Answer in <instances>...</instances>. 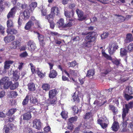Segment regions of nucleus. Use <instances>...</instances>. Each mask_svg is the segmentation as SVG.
<instances>
[{
  "mask_svg": "<svg viewBox=\"0 0 133 133\" xmlns=\"http://www.w3.org/2000/svg\"><path fill=\"white\" fill-rule=\"evenodd\" d=\"M96 35L95 33L92 32L87 36L85 38V41L83 43V46L85 47H91L92 43L95 40Z\"/></svg>",
  "mask_w": 133,
  "mask_h": 133,
  "instance_id": "obj_1",
  "label": "nucleus"
},
{
  "mask_svg": "<svg viewBox=\"0 0 133 133\" xmlns=\"http://www.w3.org/2000/svg\"><path fill=\"white\" fill-rule=\"evenodd\" d=\"M127 106L126 105V108L124 109L122 114V118L123 119V122L121 124V126H122L121 129L122 131L123 132H126L128 131L129 129L127 128V121L129 120L128 118L126 117L127 114L128 113V109Z\"/></svg>",
  "mask_w": 133,
  "mask_h": 133,
  "instance_id": "obj_2",
  "label": "nucleus"
},
{
  "mask_svg": "<svg viewBox=\"0 0 133 133\" xmlns=\"http://www.w3.org/2000/svg\"><path fill=\"white\" fill-rule=\"evenodd\" d=\"M12 84V81H10L8 77H4L0 80V85L1 89H8Z\"/></svg>",
  "mask_w": 133,
  "mask_h": 133,
  "instance_id": "obj_3",
  "label": "nucleus"
},
{
  "mask_svg": "<svg viewBox=\"0 0 133 133\" xmlns=\"http://www.w3.org/2000/svg\"><path fill=\"white\" fill-rule=\"evenodd\" d=\"M97 123L99 124L101 127L103 129L106 128L109 123V121L107 118H103V120L100 119L97 121Z\"/></svg>",
  "mask_w": 133,
  "mask_h": 133,
  "instance_id": "obj_4",
  "label": "nucleus"
},
{
  "mask_svg": "<svg viewBox=\"0 0 133 133\" xmlns=\"http://www.w3.org/2000/svg\"><path fill=\"white\" fill-rule=\"evenodd\" d=\"M76 12L79 18L78 20L82 21L84 20L86 18V16L84 14L83 12L78 9H77L76 10Z\"/></svg>",
  "mask_w": 133,
  "mask_h": 133,
  "instance_id": "obj_5",
  "label": "nucleus"
},
{
  "mask_svg": "<svg viewBox=\"0 0 133 133\" xmlns=\"http://www.w3.org/2000/svg\"><path fill=\"white\" fill-rule=\"evenodd\" d=\"M14 63L13 61H5L4 63V69L3 70V74H5L7 71V70L10 68L11 64H12Z\"/></svg>",
  "mask_w": 133,
  "mask_h": 133,
  "instance_id": "obj_6",
  "label": "nucleus"
},
{
  "mask_svg": "<svg viewBox=\"0 0 133 133\" xmlns=\"http://www.w3.org/2000/svg\"><path fill=\"white\" fill-rule=\"evenodd\" d=\"M33 126L36 129L39 130L41 128V123L39 119H35L33 121Z\"/></svg>",
  "mask_w": 133,
  "mask_h": 133,
  "instance_id": "obj_7",
  "label": "nucleus"
},
{
  "mask_svg": "<svg viewBox=\"0 0 133 133\" xmlns=\"http://www.w3.org/2000/svg\"><path fill=\"white\" fill-rule=\"evenodd\" d=\"M63 71L69 77L70 76V74L72 76H76L78 73V72L77 70L71 69H70L69 71V73L65 70H64Z\"/></svg>",
  "mask_w": 133,
  "mask_h": 133,
  "instance_id": "obj_8",
  "label": "nucleus"
},
{
  "mask_svg": "<svg viewBox=\"0 0 133 133\" xmlns=\"http://www.w3.org/2000/svg\"><path fill=\"white\" fill-rule=\"evenodd\" d=\"M16 9L17 7L16 6L14 7L11 9L7 15V17L8 19L10 18L13 17V15L15 13Z\"/></svg>",
  "mask_w": 133,
  "mask_h": 133,
  "instance_id": "obj_9",
  "label": "nucleus"
},
{
  "mask_svg": "<svg viewBox=\"0 0 133 133\" xmlns=\"http://www.w3.org/2000/svg\"><path fill=\"white\" fill-rule=\"evenodd\" d=\"M34 32L37 35V36L40 42V44L42 46L44 44L43 42V41L44 39V37L42 35L40 34L38 32L34 31Z\"/></svg>",
  "mask_w": 133,
  "mask_h": 133,
  "instance_id": "obj_10",
  "label": "nucleus"
},
{
  "mask_svg": "<svg viewBox=\"0 0 133 133\" xmlns=\"http://www.w3.org/2000/svg\"><path fill=\"white\" fill-rule=\"evenodd\" d=\"M15 37L13 35H11L5 37L4 38V40L6 43H9L14 40Z\"/></svg>",
  "mask_w": 133,
  "mask_h": 133,
  "instance_id": "obj_11",
  "label": "nucleus"
},
{
  "mask_svg": "<svg viewBox=\"0 0 133 133\" xmlns=\"http://www.w3.org/2000/svg\"><path fill=\"white\" fill-rule=\"evenodd\" d=\"M57 25L59 28H65V24L64 22V19L63 18H61L57 22Z\"/></svg>",
  "mask_w": 133,
  "mask_h": 133,
  "instance_id": "obj_12",
  "label": "nucleus"
},
{
  "mask_svg": "<svg viewBox=\"0 0 133 133\" xmlns=\"http://www.w3.org/2000/svg\"><path fill=\"white\" fill-rule=\"evenodd\" d=\"M119 124L116 122H114L113 123L112 127V129L114 131H117L119 128Z\"/></svg>",
  "mask_w": 133,
  "mask_h": 133,
  "instance_id": "obj_13",
  "label": "nucleus"
},
{
  "mask_svg": "<svg viewBox=\"0 0 133 133\" xmlns=\"http://www.w3.org/2000/svg\"><path fill=\"white\" fill-rule=\"evenodd\" d=\"M133 40V37L132 34L129 33L127 35L125 42L126 43H128L132 41Z\"/></svg>",
  "mask_w": 133,
  "mask_h": 133,
  "instance_id": "obj_14",
  "label": "nucleus"
},
{
  "mask_svg": "<svg viewBox=\"0 0 133 133\" xmlns=\"http://www.w3.org/2000/svg\"><path fill=\"white\" fill-rule=\"evenodd\" d=\"M28 45L30 46L31 51H34L36 48V46L35 43L31 40L29 41L28 44Z\"/></svg>",
  "mask_w": 133,
  "mask_h": 133,
  "instance_id": "obj_15",
  "label": "nucleus"
},
{
  "mask_svg": "<svg viewBox=\"0 0 133 133\" xmlns=\"http://www.w3.org/2000/svg\"><path fill=\"white\" fill-rule=\"evenodd\" d=\"M74 14V11L73 10H71V12H70L67 10L64 11V15L67 18H69L71 16L73 17Z\"/></svg>",
  "mask_w": 133,
  "mask_h": 133,
  "instance_id": "obj_16",
  "label": "nucleus"
},
{
  "mask_svg": "<svg viewBox=\"0 0 133 133\" xmlns=\"http://www.w3.org/2000/svg\"><path fill=\"white\" fill-rule=\"evenodd\" d=\"M51 12H53L55 15H58L59 14V10L58 7L57 6L53 7L51 9Z\"/></svg>",
  "mask_w": 133,
  "mask_h": 133,
  "instance_id": "obj_17",
  "label": "nucleus"
},
{
  "mask_svg": "<svg viewBox=\"0 0 133 133\" xmlns=\"http://www.w3.org/2000/svg\"><path fill=\"white\" fill-rule=\"evenodd\" d=\"M29 98H30V102L31 103L36 104L38 103V100L35 97H34L31 95H29Z\"/></svg>",
  "mask_w": 133,
  "mask_h": 133,
  "instance_id": "obj_18",
  "label": "nucleus"
},
{
  "mask_svg": "<svg viewBox=\"0 0 133 133\" xmlns=\"http://www.w3.org/2000/svg\"><path fill=\"white\" fill-rule=\"evenodd\" d=\"M22 14V18L25 20L28 19L30 15V13L28 10L24 11Z\"/></svg>",
  "mask_w": 133,
  "mask_h": 133,
  "instance_id": "obj_19",
  "label": "nucleus"
},
{
  "mask_svg": "<svg viewBox=\"0 0 133 133\" xmlns=\"http://www.w3.org/2000/svg\"><path fill=\"white\" fill-rule=\"evenodd\" d=\"M57 71L55 70H50L49 74V77L51 78H55L57 75Z\"/></svg>",
  "mask_w": 133,
  "mask_h": 133,
  "instance_id": "obj_20",
  "label": "nucleus"
},
{
  "mask_svg": "<svg viewBox=\"0 0 133 133\" xmlns=\"http://www.w3.org/2000/svg\"><path fill=\"white\" fill-rule=\"evenodd\" d=\"M57 91L55 90H52L49 91V98L52 99L56 94Z\"/></svg>",
  "mask_w": 133,
  "mask_h": 133,
  "instance_id": "obj_21",
  "label": "nucleus"
},
{
  "mask_svg": "<svg viewBox=\"0 0 133 133\" xmlns=\"http://www.w3.org/2000/svg\"><path fill=\"white\" fill-rule=\"evenodd\" d=\"M6 32L8 34L13 35L17 34V31L14 28H8L7 29Z\"/></svg>",
  "mask_w": 133,
  "mask_h": 133,
  "instance_id": "obj_22",
  "label": "nucleus"
},
{
  "mask_svg": "<svg viewBox=\"0 0 133 133\" xmlns=\"http://www.w3.org/2000/svg\"><path fill=\"white\" fill-rule=\"evenodd\" d=\"M28 89L31 91H34L35 90V85L33 83H30L28 84Z\"/></svg>",
  "mask_w": 133,
  "mask_h": 133,
  "instance_id": "obj_23",
  "label": "nucleus"
},
{
  "mask_svg": "<svg viewBox=\"0 0 133 133\" xmlns=\"http://www.w3.org/2000/svg\"><path fill=\"white\" fill-rule=\"evenodd\" d=\"M117 17L116 18L117 21L119 23L123 22L125 20V17L122 15H117Z\"/></svg>",
  "mask_w": 133,
  "mask_h": 133,
  "instance_id": "obj_24",
  "label": "nucleus"
},
{
  "mask_svg": "<svg viewBox=\"0 0 133 133\" xmlns=\"http://www.w3.org/2000/svg\"><path fill=\"white\" fill-rule=\"evenodd\" d=\"M34 23L31 21H29L26 24L25 27V30H29L32 26L34 25Z\"/></svg>",
  "mask_w": 133,
  "mask_h": 133,
  "instance_id": "obj_25",
  "label": "nucleus"
},
{
  "mask_svg": "<svg viewBox=\"0 0 133 133\" xmlns=\"http://www.w3.org/2000/svg\"><path fill=\"white\" fill-rule=\"evenodd\" d=\"M31 117V115L30 112H27L24 114L23 119L24 120H28L30 119Z\"/></svg>",
  "mask_w": 133,
  "mask_h": 133,
  "instance_id": "obj_26",
  "label": "nucleus"
},
{
  "mask_svg": "<svg viewBox=\"0 0 133 133\" xmlns=\"http://www.w3.org/2000/svg\"><path fill=\"white\" fill-rule=\"evenodd\" d=\"M125 91L130 95L133 94V88L131 86L127 87L125 89Z\"/></svg>",
  "mask_w": 133,
  "mask_h": 133,
  "instance_id": "obj_27",
  "label": "nucleus"
},
{
  "mask_svg": "<svg viewBox=\"0 0 133 133\" xmlns=\"http://www.w3.org/2000/svg\"><path fill=\"white\" fill-rule=\"evenodd\" d=\"M19 85V83L18 82L15 83L14 84H12L10 86V89L11 90H13L16 89Z\"/></svg>",
  "mask_w": 133,
  "mask_h": 133,
  "instance_id": "obj_28",
  "label": "nucleus"
},
{
  "mask_svg": "<svg viewBox=\"0 0 133 133\" xmlns=\"http://www.w3.org/2000/svg\"><path fill=\"white\" fill-rule=\"evenodd\" d=\"M72 98L76 102H78L79 101V99L78 97L77 94H76V92H75L74 95L72 96Z\"/></svg>",
  "mask_w": 133,
  "mask_h": 133,
  "instance_id": "obj_29",
  "label": "nucleus"
},
{
  "mask_svg": "<svg viewBox=\"0 0 133 133\" xmlns=\"http://www.w3.org/2000/svg\"><path fill=\"white\" fill-rule=\"evenodd\" d=\"M12 74H13V78L14 81H17L19 78V76L17 74V72L16 71H12Z\"/></svg>",
  "mask_w": 133,
  "mask_h": 133,
  "instance_id": "obj_30",
  "label": "nucleus"
},
{
  "mask_svg": "<svg viewBox=\"0 0 133 133\" xmlns=\"http://www.w3.org/2000/svg\"><path fill=\"white\" fill-rule=\"evenodd\" d=\"M125 48H121L120 50V54L122 56H123L127 54V52L128 51Z\"/></svg>",
  "mask_w": 133,
  "mask_h": 133,
  "instance_id": "obj_31",
  "label": "nucleus"
},
{
  "mask_svg": "<svg viewBox=\"0 0 133 133\" xmlns=\"http://www.w3.org/2000/svg\"><path fill=\"white\" fill-rule=\"evenodd\" d=\"M109 109L111 110L113 113L116 114L117 112V108H116L115 107L112 105H109Z\"/></svg>",
  "mask_w": 133,
  "mask_h": 133,
  "instance_id": "obj_32",
  "label": "nucleus"
},
{
  "mask_svg": "<svg viewBox=\"0 0 133 133\" xmlns=\"http://www.w3.org/2000/svg\"><path fill=\"white\" fill-rule=\"evenodd\" d=\"M37 5V3L36 2H32L30 5V9L31 11H33Z\"/></svg>",
  "mask_w": 133,
  "mask_h": 133,
  "instance_id": "obj_33",
  "label": "nucleus"
},
{
  "mask_svg": "<svg viewBox=\"0 0 133 133\" xmlns=\"http://www.w3.org/2000/svg\"><path fill=\"white\" fill-rule=\"evenodd\" d=\"M109 45L116 50L118 48L117 43L115 42L110 43Z\"/></svg>",
  "mask_w": 133,
  "mask_h": 133,
  "instance_id": "obj_34",
  "label": "nucleus"
},
{
  "mask_svg": "<svg viewBox=\"0 0 133 133\" xmlns=\"http://www.w3.org/2000/svg\"><path fill=\"white\" fill-rule=\"evenodd\" d=\"M42 88L43 90L47 91L50 89V85L48 84H44L42 85Z\"/></svg>",
  "mask_w": 133,
  "mask_h": 133,
  "instance_id": "obj_35",
  "label": "nucleus"
},
{
  "mask_svg": "<svg viewBox=\"0 0 133 133\" xmlns=\"http://www.w3.org/2000/svg\"><path fill=\"white\" fill-rule=\"evenodd\" d=\"M107 101H105L103 103H102V102L101 101L100 102V101H98L97 100H96L94 102V104H96L98 106H101L104 104Z\"/></svg>",
  "mask_w": 133,
  "mask_h": 133,
  "instance_id": "obj_36",
  "label": "nucleus"
},
{
  "mask_svg": "<svg viewBox=\"0 0 133 133\" xmlns=\"http://www.w3.org/2000/svg\"><path fill=\"white\" fill-rule=\"evenodd\" d=\"M94 70L93 69L90 70L88 71L87 76L90 77L93 76L94 74Z\"/></svg>",
  "mask_w": 133,
  "mask_h": 133,
  "instance_id": "obj_37",
  "label": "nucleus"
},
{
  "mask_svg": "<svg viewBox=\"0 0 133 133\" xmlns=\"http://www.w3.org/2000/svg\"><path fill=\"white\" fill-rule=\"evenodd\" d=\"M128 52H130L133 50V43H131L128 46L125 47Z\"/></svg>",
  "mask_w": 133,
  "mask_h": 133,
  "instance_id": "obj_38",
  "label": "nucleus"
},
{
  "mask_svg": "<svg viewBox=\"0 0 133 133\" xmlns=\"http://www.w3.org/2000/svg\"><path fill=\"white\" fill-rule=\"evenodd\" d=\"M8 28H10L13 27V23L11 19H8L6 22Z\"/></svg>",
  "mask_w": 133,
  "mask_h": 133,
  "instance_id": "obj_39",
  "label": "nucleus"
},
{
  "mask_svg": "<svg viewBox=\"0 0 133 133\" xmlns=\"http://www.w3.org/2000/svg\"><path fill=\"white\" fill-rule=\"evenodd\" d=\"M77 117L76 116L71 117L69 119V122L71 123H73L74 122L76 121L77 119Z\"/></svg>",
  "mask_w": 133,
  "mask_h": 133,
  "instance_id": "obj_40",
  "label": "nucleus"
},
{
  "mask_svg": "<svg viewBox=\"0 0 133 133\" xmlns=\"http://www.w3.org/2000/svg\"><path fill=\"white\" fill-rule=\"evenodd\" d=\"M29 65H30V66L31 69L32 74H34L35 73H36V71L35 66L32 63H30Z\"/></svg>",
  "mask_w": 133,
  "mask_h": 133,
  "instance_id": "obj_41",
  "label": "nucleus"
},
{
  "mask_svg": "<svg viewBox=\"0 0 133 133\" xmlns=\"http://www.w3.org/2000/svg\"><path fill=\"white\" fill-rule=\"evenodd\" d=\"M55 61L53 60L51 61V62H49L48 63V64L49 65V68L50 70H51L53 69V67L54 65V63Z\"/></svg>",
  "mask_w": 133,
  "mask_h": 133,
  "instance_id": "obj_42",
  "label": "nucleus"
},
{
  "mask_svg": "<svg viewBox=\"0 0 133 133\" xmlns=\"http://www.w3.org/2000/svg\"><path fill=\"white\" fill-rule=\"evenodd\" d=\"M108 50L109 53L111 55L115 52L116 50L114 49L111 47V46L109 45Z\"/></svg>",
  "mask_w": 133,
  "mask_h": 133,
  "instance_id": "obj_43",
  "label": "nucleus"
},
{
  "mask_svg": "<svg viewBox=\"0 0 133 133\" xmlns=\"http://www.w3.org/2000/svg\"><path fill=\"white\" fill-rule=\"evenodd\" d=\"M16 111V109H11L8 112V115L9 116L13 114Z\"/></svg>",
  "mask_w": 133,
  "mask_h": 133,
  "instance_id": "obj_44",
  "label": "nucleus"
},
{
  "mask_svg": "<svg viewBox=\"0 0 133 133\" xmlns=\"http://www.w3.org/2000/svg\"><path fill=\"white\" fill-rule=\"evenodd\" d=\"M3 133H10V129L7 127L6 125H5L3 129Z\"/></svg>",
  "mask_w": 133,
  "mask_h": 133,
  "instance_id": "obj_45",
  "label": "nucleus"
},
{
  "mask_svg": "<svg viewBox=\"0 0 133 133\" xmlns=\"http://www.w3.org/2000/svg\"><path fill=\"white\" fill-rule=\"evenodd\" d=\"M77 62L76 61H74L71 62H69L68 63L69 67H74L77 65Z\"/></svg>",
  "mask_w": 133,
  "mask_h": 133,
  "instance_id": "obj_46",
  "label": "nucleus"
},
{
  "mask_svg": "<svg viewBox=\"0 0 133 133\" xmlns=\"http://www.w3.org/2000/svg\"><path fill=\"white\" fill-rule=\"evenodd\" d=\"M68 112L65 111H62L61 113V115L62 118L64 119H66L67 118Z\"/></svg>",
  "mask_w": 133,
  "mask_h": 133,
  "instance_id": "obj_47",
  "label": "nucleus"
},
{
  "mask_svg": "<svg viewBox=\"0 0 133 133\" xmlns=\"http://www.w3.org/2000/svg\"><path fill=\"white\" fill-rule=\"evenodd\" d=\"M127 106V108L128 109V111L129 109V108H132L133 107V103L132 102V101L130 102L129 103V104H125V108H123V111L124 110V109H125V108H126V105Z\"/></svg>",
  "mask_w": 133,
  "mask_h": 133,
  "instance_id": "obj_48",
  "label": "nucleus"
},
{
  "mask_svg": "<svg viewBox=\"0 0 133 133\" xmlns=\"http://www.w3.org/2000/svg\"><path fill=\"white\" fill-rule=\"evenodd\" d=\"M72 108L74 113L78 114L79 112L81 111L80 110H78L77 108L75 106L73 107Z\"/></svg>",
  "mask_w": 133,
  "mask_h": 133,
  "instance_id": "obj_49",
  "label": "nucleus"
},
{
  "mask_svg": "<svg viewBox=\"0 0 133 133\" xmlns=\"http://www.w3.org/2000/svg\"><path fill=\"white\" fill-rule=\"evenodd\" d=\"M29 98V95H27L22 102V104L23 105H25L28 103Z\"/></svg>",
  "mask_w": 133,
  "mask_h": 133,
  "instance_id": "obj_50",
  "label": "nucleus"
},
{
  "mask_svg": "<svg viewBox=\"0 0 133 133\" xmlns=\"http://www.w3.org/2000/svg\"><path fill=\"white\" fill-rule=\"evenodd\" d=\"M36 72L40 77L42 78L44 77V74L39 71L38 68H37V69L36 70Z\"/></svg>",
  "mask_w": 133,
  "mask_h": 133,
  "instance_id": "obj_51",
  "label": "nucleus"
},
{
  "mask_svg": "<svg viewBox=\"0 0 133 133\" xmlns=\"http://www.w3.org/2000/svg\"><path fill=\"white\" fill-rule=\"evenodd\" d=\"M92 116L91 112H88L86 113L84 116V118L85 119H89Z\"/></svg>",
  "mask_w": 133,
  "mask_h": 133,
  "instance_id": "obj_52",
  "label": "nucleus"
},
{
  "mask_svg": "<svg viewBox=\"0 0 133 133\" xmlns=\"http://www.w3.org/2000/svg\"><path fill=\"white\" fill-rule=\"evenodd\" d=\"M102 54L103 56L107 59L110 60H112V58L110 56H109L104 52Z\"/></svg>",
  "mask_w": 133,
  "mask_h": 133,
  "instance_id": "obj_53",
  "label": "nucleus"
},
{
  "mask_svg": "<svg viewBox=\"0 0 133 133\" xmlns=\"http://www.w3.org/2000/svg\"><path fill=\"white\" fill-rule=\"evenodd\" d=\"M67 128L71 131L74 128L73 125L70 123H68Z\"/></svg>",
  "mask_w": 133,
  "mask_h": 133,
  "instance_id": "obj_54",
  "label": "nucleus"
},
{
  "mask_svg": "<svg viewBox=\"0 0 133 133\" xmlns=\"http://www.w3.org/2000/svg\"><path fill=\"white\" fill-rule=\"evenodd\" d=\"M108 33H104L102 34L101 36L102 39H104L107 38L108 36Z\"/></svg>",
  "mask_w": 133,
  "mask_h": 133,
  "instance_id": "obj_55",
  "label": "nucleus"
},
{
  "mask_svg": "<svg viewBox=\"0 0 133 133\" xmlns=\"http://www.w3.org/2000/svg\"><path fill=\"white\" fill-rule=\"evenodd\" d=\"M28 56V54L26 52L22 53L20 55V56L21 57H25Z\"/></svg>",
  "mask_w": 133,
  "mask_h": 133,
  "instance_id": "obj_56",
  "label": "nucleus"
},
{
  "mask_svg": "<svg viewBox=\"0 0 133 133\" xmlns=\"http://www.w3.org/2000/svg\"><path fill=\"white\" fill-rule=\"evenodd\" d=\"M10 94L11 96L14 98L16 97L18 95L17 92L15 91L11 92Z\"/></svg>",
  "mask_w": 133,
  "mask_h": 133,
  "instance_id": "obj_57",
  "label": "nucleus"
},
{
  "mask_svg": "<svg viewBox=\"0 0 133 133\" xmlns=\"http://www.w3.org/2000/svg\"><path fill=\"white\" fill-rule=\"evenodd\" d=\"M4 0H0V11H2L3 9V5Z\"/></svg>",
  "mask_w": 133,
  "mask_h": 133,
  "instance_id": "obj_58",
  "label": "nucleus"
},
{
  "mask_svg": "<svg viewBox=\"0 0 133 133\" xmlns=\"http://www.w3.org/2000/svg\"><path fill=\"white\" fill-rule=\"evenodd\" d=\"M72 23L71 21L69 22L68 23L65 24V28L71 27L72 26Z\"/></svg>",
  "mask_w": 133,
  "mask_h": 133,
  "instance_id": "obj_59",
  "label": "nucleus"
},
{
  "mask_svg": "<svg viewBox=\"0 0 133 133\" xmlns=\"http://www.w3.org/2000/svg\"><path fill=\"white\" fill-rule=\"evenodd\" d=\"M124 97L127 100H129L131 99L133 97L132 96H130L127 94H125Z\"/></svg>",
  "mask_w": 133,
  "mask_h": 133,
  "instance_id": "obj_60",
  "label": "nucleus"
},
{
  "mask_svg": "<svg viewBox=\"0 0 133 133\" xmlns=\"http://www.w3.org/2000/svg\"><path fill=\"white\" fill-rule=\"evenodd\" d=\"M55 15V14H54V13H53V12H51L50 14L48 15L50 17L51 19V21H52Z\"/></svg>",
  "mask_w": 133,
  "mask_h": 133,
  "instance_id": "obj_61",
  "label": "nucleus"
},
{
  "mask_svg": "<svg viewBox=\"0 0 133 133\" xmlns=\"http://www.w3.org/2000/svg\"><path fill=\"white\" fill-rule=\"evenodd\" d=\"M113 63L117 66H118L120 64L119 61L117 59L115 60L112 61Z\"/></svg>",
  "mask_w": 133,
  "mask_h": 133,
  "instance_id": "obj_62",
  "label": "nucleus"
},
{
  "mask_svg": "<svg viewBox=\"0 0 133 133\" xmlns=\"http://www.w3.org/2000/svg\"><path fill=\"white\" fill-rule=\"evenodd\" d=\"M7 128H9L10 129V130L11 131L13 129L14 127V125L13 124H8L7 125H6Z\"/></svg>",
  "mask_w": 133,
  "mask_h": 133,
  "instance_id": "obj_63",
  "label": "nucleus"
},
{
  "mask_svg": "<svg viewBox=\"0 0 133 133\" xmlns=\"http://www.w3.org/2000/svg\"><path fill=\"white\" fill-rule=\"evenodd\" d=\"M4 29L5 28L4 27L0 24V30H1V33L2 34H4V33L5 32L4 31Z\"/></svg>",
  "mask_w": 133,
  "mask_h": 133,
  "instance_id": "obj_64",
  "label": "nucleus"
}]
</instances>
